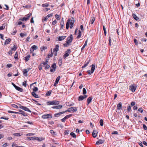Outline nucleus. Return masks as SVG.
<instances>
[{
    "label": "nucleus",
    "instance_id": "obj_16",
    "mask_svg": "<svg viewBox=\"0 0 147 147\" xmlns=\"http://www.w3.org/2000/svg\"><path fill=\"white\" fill-rule=\"evenodd\" d=\"M63 106L62 105H59L55 106H53L52 107V108L53 109H61L62 107Z\"/></svg>",
    "mask_w": 147,
    "mask_h": 147
},
{
    "label": "nucleus",
    "instance_id": "obj_51",
    "mask_svg": "<svg viewBox=\"0 0 147 147\" xmlns=\"http://www.w3.org/2000/svg\"><path fill=\"white\" fill-rule=\"evenodd\" d=\"M16 46L14 45L13 47L11 49V50L15 51L16 50Z\"/></svg>",
    "mask_w": 147,
    "mask_h": 147
},
{
    "label": "nucleus",
    "instance_id": "obj_10",
    "mask_svg": "<svg viewBox=\"0 0 147 147\" xmlns=\"http://www.w3.org/2000/svg\"><path fill=\"white\" fill-rule=\"evenodd\" d=\"M60 78L61 77L60 76H59L57 78L55 81L54 84V86H56V85L58 84V82L60 79Z\"/></svg>",
    "mask_w": 147,
    "mask_h": 147
},
{
    "label": "nucleus",
    "instance_id": "obj_48",
    "mask_svg": "<svg viewBox=\"0 0 147 147\" xmlns=\"http://www.w3.org/2000/svg\"><path fill=\"white\" fill-rule=\"evenodd\" d=\"M27 81H25L22 83V85L25 87H26L27 86L26 84Z\"/></svg>",
    "mask_w": 147,
    "mask_h": 147
},
{
    "label": "nucleus",
    "instance_id": "obj_21",
    "mask_svg": "<svg viewBox=\"0 0 147 147\" xmlns=\"http://www.w3.org/2000/svg\"><path fill=\"white\" fill-rule=\"evenodd\" d=\"M47 104L48 105H55L54 100L52 101H48L47 102Z\"/></svg>",
    "mask_w": 147,
    "mask_h": 147
},
{
    "label": "nucleus",
    "instance_id": "obj_17",
    "mask_svg": "<svg viewBox=\"0 0 147 147\" xmlns=\"http://www.w3.org/2000/svg\"><path fill=\"white\" fill-rule=\"evenodd\" d=\"M117 109L118 110H120L122 109V103L120 102L117 105Z\"/></svg>",
    "mask_w": 147,
    "mask_h": 147
},
{
    "label": "nucleus",
    "instance_id": "obj_63",
    "mask_svg": "<svg viewBox=\"0 0 147 147\" xmlns=\"http://www.w3.org/2000/svg\"><path fill=\"white\" fill-rule=\"evenodd\" d=\"M57 22L56 20L53 21L52 22V24L53 25H55V24H56Z\"/></svg>",
    "mask_w": 147,
    "mask_h": 147
},
{
    "label": "nucleus",
    "instance_id": "obj_37",
    "mask_svg": "<svg viewBox=\"0 0 147 147\" xmlns=\"http://www.w3.org/2000/svg\"><path fill=\"white\" fill-rule=\"evenodd\" d=\"M73 39V38H71L70 39L67 40L66 41V42H67V43H68L69 44L70 43H71V42Z\"/></svg>",
    "mask_w": 147,
    "mask_h": 147
},
{
    "label": "nucleus",
    "instance_id": "obj_47",
    "mask_svg": "<svg viewBox=\"0 0 147 147\" xmlns=\"http://www.w3.org/2000/svg\"><path fill=\"white\" fill-rule=\"evenodd\" d=\"M33 92H36L38 90V88L37 87L34 86V88H33Z\"/></svg>",
    "mask_w": 147,
    "mask_h": 147
},
{
    "label": "nucleus",
    "instance_id": "obj_15",
    "mask_svg": "<svg viewBox=\"0 0 147 147\" xmlns=\"http://www.w3.org/2000/svg\"><path fill=\"white\" fill-rule=\"evenodd\" d=\"M65 112H63L62 111V112H60L57 113H55L54 115V116H55V117H59V115H60L61 114H64L65 113Z\"/></svg>",
    "mask_w": 147,
    "mask_h": 147
},
{
    "label": "nucleus",
    "instance_id": "obj_12",
    "mask_svg": "<svg viewBox=\"0 0 147 147\" xmlns=\"http://www.w3.org/2000/svg\"><path fill=\"white\" fill-rule=\"evenodd\" d=\"M64 21L63 20V18H62L61 21L60 25L61 26V28L63 29L64 26Z\"/></svg>",
    "mask_w": 147,
    "mask_h": 147
},
{
    "label": "nucleus",
    "instance_id": "obj_27",
    "mask_svg": "<svg viewBox=\"0 0 147 147\" xmlns=\"http://www.w3.org/2000/svg\"><path fill=\"white\" fill-rule=\"evenodd\" d=\"M11 41L10 38H8L5 41L4 44L5 45L8 44Z\"/></svg>",
    "mask_w": 147,
    "mask_h": 147
},
{
    "label": "nucleus",
    "instance_id": "obj_19",
    "mask_svg": "<svg viewBox=\"0 0 147 147\" xmlns=\"http://www.w3.org/2000/svg\"><path fill=\"white\" fill-rule=\"evenodd\" d=\"M104 142V140L100 139L96 142V144L97 145L101 144L103 143Z\"/></svg>",
    "mask_w": 147,
    "mask_h": 147
},
{
    "label": "nucleus",
    "instance_id": "obj_20",
    "mask_svg": "<svg viewBox=\"0 0 147 147\" xmlns=\"http://www.w3.org/2000/svg\"><path fill=\"white\" fill-rule=\"evenodd\" d=\"M66 37V36H59L58 38V40L59 41H61L64 40Z\"/></svg>",
    "mask_w": 147,
    "mask_h": 147
},
{
    "label": "nucleus",
    "instance_id": "obj_7",
    "mask_svg": "<svg viewBox=\"0 0 147 147\" xmlns=\"http://www.w3.org/2000/svg\"><path fill=\"white\" fill-rule=\"evenodd\" d=\"M70 50L69 49H68L66 51L65 54L63 55V56L64 59H65L68 56H69V54L70 53Z\"/></svg>",
    "mask_w": 147,
    "mask_h": 147
},
{
    "label": "nucleus",
    "instance_id": "obj_52",
    "mask_svg": "<svg viewBox=\"0 0 147 147\" xmlns=\"http://www.w3.org/2000/svg\"><path fill=\"white\" fill-rule=\"evenodd\" d=\"M134 41L135 45L137 46L138 45V42L137 40L135 38L134 39Z\"/></svg>",
    "mask_w": 147,
    "mask_h": 147
},
{
    "label": "nucleus",
    "instance_id": "obj_54",
    "mask_svg": "<svg viewBox=\"0 0 147 147\" xmlns=\"http://www.w3.org/2000/svg\"><path fill=\"white\" fill-rule=\"evenodd\" d=\"M55 17L58 20L60 19L59 16L58 15L56 14L55 15Z\"/></svg>",
    "mask_w": 147,
    "mask_h": 147
},
{
    "label": "nucleus",
    "instance_id": "obj_33",
    "mask_svg": "<svg viewBox=\"0 0 147 147\" xmlns=\"http://www.w3.org/2000/svg\"><path fill=\"white\" fill-rule=\"evenodd\" d=\"M52 91L51 90H49L47 92L46 94V95L47 96H50L51 94Z\"/></svg>",
    "mask_w": 147,
    "mask_h": 147
},
{
    "label": "nucleus",
    "instance_id": "obj_39",
    "mask_svg": "<svg viewBox=\"0 0 147 147\" xmlns=\"http://www.w3.org/2000/svg\"><path fill=\"white\" fill-rule=\"evenodd\" d=\"M100 124L101 126H103V120L102 119H101L99 121Z\"/></svg>",
    "mask_w": 147,
    "mask_h": 147
},
{
    "label": "nucleus",
    "instance_id": "obj_18",
    "mask_svg": "<svg viewBox=\"0 0 147 147\" xmlns=\"http://www.w3.org/2000/svg\"><path fill=\"white\" fill-rule=\"evenodd\" d=\"M93 98L92 96L89 97L87 99V105H89L90 103L91 102L92 99Z\"/></svg>",
    "mask_w": 147,
    "mask_h": 147
},
{
    "label": "nucleus",
    "instance_id": "obj_38",
    "mask_svg": "<svg viewBox=\"0 0 147 147\" xmlns=\"http://www.w3.org/2000/svg\"><path fill=\"white\" fill-rule=\"evenodd\" d=\"M28 138H30V140H36V137L34 136L32 137H28Z\"/></svg>",
    "mask_w": 147,
    "mask_h": 147
},
{
    "label": "nucleus",
    "instance_id": "obj_29",
    "mask_svg": "<svg viewBox=\"0 0 147 147\" xmlns=\"http://www.w3.org/2000/svg\"><path fill=\"white\" fill-rule=\"evenodd\" d=\"M32 95L34 97L36 98H38V95L36 94L34 92H32Z\"/></svg>",
    "mask_w": 147,
    "mask_h": 147
},
{
    "label": "nucleus",
    "instance_id": "obj_59",
    "mask_svg": "<svg viewBox=\"0 0 147 147\" xmlns=\"http://www.w3.org/2000/svg\"><path fill=\"white\" fill-rule=\"evenodd\" d=\"M136 103L134 102H132L131 103V105L133 106L135 105Z\"/></svg>",
    "mask_w": 147,
    "mask_h": 147
},
{
    "label": "nucleus",
    "instance_id": "obj_36",
    "mask_svg": "<svg viewBox=\"0 0 147 147\" xmlns=\"http://www.w3.org/2000/svg\"><path fill=\"white\" fill-rule=\"evenodd\" d=\"M18 114H21L24 116H27L26 114V113L24 111H23L22 113L19 112V113Z\"/></svg>",
    "mask_w": 147,
    "mask_h": 147
},
{
    "label": "nucleus",
    "instance_id": "obj_34",
    "mask_svg": "<svg viewBox=\"0 0 147 147\" xmlns=\"http://www.w3.org/2000/svg\"><path fill=\"white\" fill-rule=\"evenodd\" d=\"M72 116V114H69L68 115H67L64 118L66 120L67 119H68L69 118L71 117Z\"/></svg>",
    "mask_w": 147,
    "mask_h": 147
},
{
    "label": "nucleus",
    "instance_id": "obj_56",
    "mask_svg": "<svg viewBox=\"0 0 147 147\" xmlns=\"http://www.w3.org/2000/svg\"><path fill=\"white\" fill-rule=\"evenodd\" d=\"M131 108L130 106V105L128 106L127 107V111L128 112H129L131 111Z\"/></svg>",
    "mask_w": 147,
    "mask_h": 147
},
{
    "label": "nucleus",
    "instance_id": "obj_14",
    "mask_svg": "<svg viewBox=\"0 0 147 147\" xmlns=\"http://www.w3.org/2000/svg\"><path fill=\"white\" fill-rule=\"evenodd\" d=\"M69 109L71 110V111L73 112H76L77 111V109L76 107H72L69 108Z\"/></svg>",
    "mask_w": 147,
    "mask_h": 147
},
{
    "label": "nucleus",
    "instance_id": "obj_9",
    "mask_svg": "<svg viewBox=\"0 0 147 147\" xmlns=\"http://www.w3.org/2000/svg\"><path fill=\"white\" fill-rule=\"evenodd\" d=\"M53 16V14L51 13L48 15L46 17L43 18L42 20V21L44 22L47 20L50 17Z\"/></svg>",
    "mask_w": 147,
    "mask_h": 147
},
{
    "label": "nucleus",
    "instance_id": "obj_31",
    "mask_svg": "<svg viewBox=\"0 0 147 147\" xmlns=\"http://www.w3.org/2000/svg\"><path fill=\"white\" fill-rule=\"evenodd\" d=\"M30 55H27L25 58V60L26 61H28L30 57Z\"/></svg>",
    "mask_w": 147,
    "mask_h": 147
},
{
    "label": "nucleus",
    "instance_id": "obj_11",
    "mask_svg": "<svg viewBox=\"0 0 147 147\" xmlns=\"http://www.w3.org/2000/svg\"><path fill=\"white\" fill-rule=\"evenodd\" d=\"M136 89V88L133 85H131L129 87V89L133 92H134Z\"/></svg>",
    "mask_w": 147,
    "mask_h": 147
},
{
    "label": "nucleus",
    "instance_id": "obj_13",
    "mask_svg": "<svg viewBox=\"0 0 147 147\" xmlns=\"http://www.w3.org/2000/svg\"><path fill=\"white\" fill-rule=\"evenodd\" d=\"M90 61V60L88 61H86L85 62V64H84V66H82V68H84L85 67H86L87 66L88 64L89 63Z\"/></svg>",
    "mask_w": 147,
    "mask_h": 147
},
{
    "label": "nucleus",
    "instance_id": "obj_60",
    "mask_svg": "<svg viewBox=\"0 0 147 147\" xmlns=\"http://www.w3.org/2000/svg\"><path fill=\"white\" fill-rule=\"evenodd\" d=\"M50 67V65H48V64H47L45 67V69H49V68Z\"/></svg>",
    "mask_w": 147,
    "mask_h": 147
},
{
    "label": "nucleus",
    "instance_id": "obj_26",
    "mask_svg": "<svg viewBox=\"0 0 147 147\" xmlns=\"http://www.w3.org/2000/svg\"><path fill=\"white\" fill-rule=\"evenodd\" d=\"M36 140L39 141H41L45 140V138H38L36 137Z\"/></svg>",
    "mask_w": 147,
    "mask_h": 147
},
{
    "label": "nucleus",
    "instance_id": "obj_55",
    "mask_svg": "<svg viewBox=\"0 0 147 147\" xmlns=\"http://www.w3.org/2000/svg\"><path fill=\"white\" fill-rule=\"evenodd\" d=\"M69 43H67V42H66V43H65L64 44H63V46L64 47H68L69 46Z\"/></svg>",
    "mask_w": 147,
    "mask_h": 147
},
{
    "label": "nucleus",
    "instance_id": "obj_5",
    "mask_svg": "<svg viewBox=\"0 0 147 147\" xmlns=\"http://www.w3.org/2000/svg\"><path fill=\"white\" fill-rule=\"evenodd\" d=\"M20 106L19 107V108L21 109L26 111H28L30 113L31 112V111L27 107L22 106L20 104Z\"/></svg>",
    "mask_w": 147,
    "mask_h": 147
},
{
    "label": "nucleus",
    "instance_id": "obj_41",
    "mask_svg": "<svg viewBox=\"0 0 147 147\" xmlns=\"http://www.w3.org/2000/svg\"><path fill=\"white\" fill-rule=\"evenodd\" d=\"M42 6L43 7H48L49 6V4L47 3H46L45 4H43L42 5Z\"/></svg>",
    "mask_w": 147,
    "mask_h": 147
},
{
    "label": "nucleus",
    "instance_id": "obj_25",
    "mask_svg": "<svg viewBox=\"0 0 147 147\" xmlns=\"http://www.w3.org/2000/svg\"><path fill=\"white\" fill-rule=\"evenodd\" d=\"M59 46L58 45H56L55 46V48L53 50L55 51H59Z\"/></svg>",
    "mask_w": 147,
    "mask_h": 147
},
{
    "label": "nucleus",
    "instance_id": "obj_40",
    "mask_svg": "<svg viewBox=\"0 0 147 147\" xmlns=\"http://www.w3.org/2000/svg\"><path fill=\"white\" fill-rule=\"evenodd\" d=\"M20 35L22 37H23L24 36H27V34H24L22 33H20Z\"/></svg>",
    "mask_w": 147,
    "mask_h": 147
},
{
    "label": "nucleus",
    "instance_id": "obj_22",
    "mask_svg": "<svg viewBox=\"0 0 147 147\" xmlns=\"http://www.w3.org/2000/svg\"><path fill=\"white\" fill-rule=\"evenodd\" d=\"M95 20V18L94 17H91L90 23L91 24H93Z\"/></svg>",
    "mask_w": 147,
    "mask_h": 147
},
{
    "label": "nucleus",
    "instance_id": "obj_53",
    "mask_svg": "<svg viewBox=\"0 0 147 147\" xmlns=\"http://www.w3.org/2000/svg\"><path fill=\"white\" fill-rule=\"evenodd\" d=\"M118 134V132L117 131H114L111 134Z\"/></svg>",
    "mask_w": 147,
    "mask_h": 147
},
{
    "label": "nucleus",
    "instance_id": "obj_23",
    "mask_svg": "<svg viewBox=\"0 0 147 147\" xmlns=\"http://www.w3.org/2000/svg\"><path fill=\"white\" fill-rule=\"evenodd\" d=\"M97 132H96V131L94 130L93 131L92 135V136L94 138H95L97 136Z\"/></svg>",
    "mask_w": 147,
    "mask_h": 147
},
{
    "label": "nucleus",
    "instance_id": "obj_64",
    "mask_svg": "<svg viewBox=\"0 0 147 147\" xmlns=\"http://www.w3.org/2000/svg\"><path fill=\"white\" fill-rule=\"evenodd\" d=\"M50 133L52 134H53L54 135L55 134V132H54V131L52 130H51L50 131Z\"/></svg>",
    "mask_w": 147,
    "mask_h": 147
},
{
    "label": "nucleus",
    "instance_id": "obj_8",
    "mask_svg": "<svg viewBox=\"0 0 147 147\" xmlns=\"http://www.w3.org/2000/svg\"><path fill=\"white\" fill-rule=\"evenodd\" d=\"M87 97V95H81L78 98V100L79 101H82L86 98Z\"/></svg>",
    "mask_w": 147,
    "mask_h": 147
},
{
    "label": "nucleus",
    "instance_id": "obj_57",
    "mask_svg": "<svg viewBox=\"0 0 147 147\" xmlns=\"http://www.w3.org/2000/svg\"><path fill=\"white\" fill-rule=\"evenodd\" d=\"M138 111L140 112V113H142L143 112V110L142 108H140L138 109Z\"/></svg>",
    "mask_w": 147,
    "mask_h": 147
},
{
    "label": "nucleus",
    "instance_id": "obj_2",
    "mask_svg": "<svg viewBox=\"0 0 147 147\" xmlns=\"http://www.w3.org/2000/svg\"><path fill=\"white\" fill-rule=\"evenodd\" d=\"M12 85L14 86V87L15 88V89L18 90V91H19L21 92H23V89L19 87H18L16 86L12 82L11 83Z\"/></svg>",
    "mask_w": 147,
    "mask_h": 147
},
{
    "label": "nucleus",
    "instance_id": "obj_49",
    "mask_svg": "<svg viewBox=\"0 0 147 147\" xmlns=\"http://www.w3.org/2000/svg\"><path fill=\"white\" fill-rule=\"evenodd\" d=\"M34 50H36L37 49L38 47L37 46L34 45L31 47Z\"/></svg>",
    "mask_w": 147,
    "mask_h": 147
},
{
    "label": "nucleus",
    "instance_id": "obj_43",
    "mask_svg": "<svg viewBox=\"0 0 147 147\" xmlns=\"http://www.w3.org/2000/svg\"><path fill=\"white\" fill-rule=\"evenodd\" d=\"M54 101L55 105H57L59 103V102L58 101L55 100H54Z\"/></svg>",
    "mask_w": 147,
    "mask_h": 147
},
{
    "label": "nucleus",
    "instance_id": "obj_32",
    "mask_svg": "<svg viewBox=\"0 0 147 147\" xmlns=\"http://www.w3.org/2000/svg\"><path fill=\"white\" fill-rule=\"evenodd\" d=\"M81 36V32L80 30H79L78 32V35L77 37V38L79 39Z\"/></svg>",
    "mask_w": 147,
    "mask_h": 147
},
{
    "label": "nucleus",
    "instance_id": "obj_50",
    "mask_svg": "<svg viewBox=\"0 0 147 147\" xmlns=\"http://www.w3.org/2000/svg\"><path fill=\"white\" fill-rule=\"evenodd\" d=\"M47 48L46 47L42 46L40 47V50L41 51H42L43 50L47 49Z\"/></svg>",
    "mask_w": 147,
    "mask_h": 147
},
{
    "label": "nucleus",
    "instance_id": "obj_4",
    "mask_svg": "<svg viewBox=\"0 0 147 147\" xmlns=\"http://www.w3.org/2000/svg\"><path fill=\"white\" fill-rule=\"evenodd\" d=\"M42 117L44 119L51 118L52 116L51 114H49L43 115L42 116Z\"/></svg>",
    "mask_w": 147,
    "mask_h": 147
},
{
    "label": "nucleus",
    "instance_id": "obj_58",
    "mask_svg": "<svg viewBox=\"0 0 147 147\" xmlns=\"http://www.w3.org/2000/svg\"><path fill=\"white\" fill-rule=\"evenodd\" d=\"M12 65L11 64H8L7 65V67L9 68L11 67H12Z\"/></svg>",
    "mask_w": 147,
    "mask_h": 147
},
{
    "label": "nucleus",
    "instance_id": "obj_45",
    "mask_svg": "<svg viewBox=\"0 0 147 147\" xmlns=\"http://www.w3.org/2000/svg\"><path fill=\"white\" fill-rule=\"evenodd\" d=\"M86 93V91L85 88H83V94L85 95Z\"/></svg>",
    "mask_w": 147,
    "mask_h": 147
},
{
    "label": "nucleus",
    "instance_id": "obj_42",
    "mask_svg": "<svg viewBox=\"0 0 147 147\" xmlns=\"http://www.w3.org/2000/svg\"><path fill=\"white\" fill-rule=\"evenodd\" d=\"M14 58L18 60V54L17 52H16L15 54Z\"/></svg>",
    "mask_w": 147,
    "mask_h": 147
},
{
    "label": "nucleus",
    "instance_id": "obj_3",
    "mask_svg": "<svg viewBox=\"0 0 147 147\" xmlns=\"http://www.w3.org/2000/svg\"><path fill=\"white\" fill-rule=\"evenodd\" d=\"M32 15L31 13H29L28 14L27 16V17H24L22 18H20V20H21L22 21H24L27 20L29 19L30 17Z\"/></svg>",
    "mask_w": 147,
    "mask_h": 147
},
{
    "label": "nucleus",
    "instance_id": "obj_28",
    "mask_svg": "<svg viewBox=\"0 0 147 147\" xmlns=\"http://www.w3.org/2000/svg\"><path fill=\"white\" fill-rule=\"evenodd\" d=\"M132 16H133V18H134V19L135 20H136V21H138L139 19V18H138L137 16H136V14H135L134 13L133 14Z\"/></svg>",
    "mask_w": 147,
    "mask_h": 147
},
{
    "label": "nucleus",
    "instance_id": "obj_35",
    "mask_svg": "<svg viewBox=\"0 0 147 147\" xmlns=\"http://www.w3.org/2000/svg\"><path fill=\"white\" fill-rule=\"evenodd\" d=\"M70 135L72 137H73L74 138H76V134L74 132H71L70 134Z\"/></svg>",
    "mask_w": 147,
    "mask_h": 147
},
{
    "label": "nucleus",
    "instance_id": "obj_46",
    "mask_svg": "<svg viewBox=\"0 0 147 147\" xmlns=\"http://www.w3.org/2000/svg\"><path fill=\"white\" fill-rule=\"evenodd\" d=\"M13 135L14 136H21L20 133H14Z\"/></svg>",
    "mask_w": 147,
    "mask_h": 147
},
{
    "label": "nucleus",
    "instance_id": "obj_62",
    "mask_svg": "<svg viewBox=\"0 0 147 147\" xmlns=\"http://www.w3.org/2000/svg\"><path fill=\"white\" fill-rule=\"evenodd\" d=\"M71 38H73V36L72 34H71L67 38V40L70 39Z\"/></svg>",
    "mask_w": 147,
    "mask_h": 147
},
{
    "label": "nucleus",
    "instance_id": "obj_61",
    "mask_svg": "<svg viewBox=\"0 0 147 147\" xmlns=\"http://www.w3.org/2000/svg\"><path fill=\"white\" fill-rule=\"evenodd\" d=\"M53 55V53L51 52V54H48V57L49 58L51 57H52Z\"/></svg>",
    "mask_w": 147,
    "mask_h": 147
},
{
    "label": "nucleus",
    "instance_id": "obj_6",
    "mask_svg": "<svg viewBox=\"0 0 147 147\" xmlns=\"http://www.w3.org/2000/svg\"><path fill=\"white\" fill-rule=\"evenodd\" d=\"M56 68V65L55 63H54L51 66L50 69V71L51 72H53L55 70Z\"/></svg>",
    "mask_w": 147,
    "mask_h": 147
},
{
    "label": "nucleus",
    "instance_id": "obj_1",
    "mask_svg": "<svg viewBox=\"0 0 147 147\" xmlns=\"http://www.w3.org/2000/svg\"><path fill=\"white\" fill-rule=\"evenodd\" d=\"M74 18H71L70 19H69L67 21L66 24V28L68 29L69 27V24H70V28L71 29L74 26Z\"/></svg>",
    "mask_w": 147,
    "mask_h": 147
},
{
    "label": "nucleus",
    "instance_id": "obj_44",
    "mask_svg": "<svg viewBox=\"0 0 147 147\" xmlns=\"http://www.w3.org/2000/svg\"><path fill=\"white\" fill-rule=\"evenodd\" d=\"M8 112L9 113H15V114H18L19 113V112H14L11 111H8Z\"/></svg>",
    "mask_w": 147,
    "mask_h": 147
},
{
    "label": "nucleus",
    "instance_id": "obj_24",
    "mask_svg": "<svg viewBox=\"0 0 147 147\" xmlns=\"http://www.w3.org/2000/svg\"><path fill=\"white\" fill-rule=\"evenodd\" d=\"M95 69V65L94 64H92V67L91 69V73H93Z\"/></svg>",
    "mask_w": 147,
    "mask_h": 147
},
{
    "label": "nucleus",
    "instance_id": "obj_30",
    "mask_svg": "<svg viewBox=\"0 0 147 147\" xmlns=\"http://www.w3.org/2000/svg\"><path fill=\"white\" fill-rule=\"evenodd\" d=\"M23 73L24 76H28L27 71L26 69H24L23 71Z\"/></svg>",
    "mask_w": 147,
    "mask_h": 147
}]
</instances>
